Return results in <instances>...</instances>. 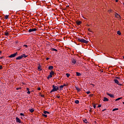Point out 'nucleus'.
I'll list each match as a JSON object with an SVG mask.
<instances>
[{"label": "nucleus", "mask_w": 124, "mask_h": 124, "mask_svg": "<svg viewBox=\"0 0 124 124\" xmlns=\"http://www.w3.org/2000/svg\"><path fill=\"white\" fill-rule=\"evenodd\" d=\"M77 40L78 41V42H81V43H85L86 44H87V43H89V41L84 39H81L80 37H77Z\"/></svg>", "instance_id": "1"}, {"label": "nucleus", "mask_w": 124, "mask_h": 124, "mask_svg": "<svg viewBox=\"0 0 124 124\" xmlns=\"http://www.w3.org/2000/svg\"><path fill=\"white\" fill-rule=\"evenodd\" d=\"M53 89L50 92V93H52L54 92H57V91H59V86H55V85H52Z\"/></svg>", "instance_id": "2"}, {"label": "nucleus", "mask_w": 124, "mask_h": 124, "mask_svg": "<svg viewBox=\"0 0 124 124\" xmlns=\"http://www.w3.org/2000/svg\"><path fill=\"white\" fill-rule=\"evenodd\" d=\"M27 57H28V55H26V54H23L16 57V60H22V59L23 58H27Z\"/></svg>", "instance_id": "3"}, {"label": "nucleus", "mask_w": 124, "mask_h": 124, "mask_svg": "<svg viewBox=\"0 0 124 124\" xmlns=\"http://www.w3.org/2000/svg\"><path fill=\"white\" fill-rule=\"evenodd\" d=\"M18 55V52H16L14 54H11V55L9 56V58H15L16 56Z\"/></svg>", "instance_id": "4"}, {"label": "nucleus", "mask_w": 124, "mask_h": 124, "mask_svg": "<svg viewBox=\"0 0 124 124\" xmlns=\"http://www.w3.org/2000/svg\"><path fill=\"white\" fill-rule=\"evenodd\" d=\"M37 31V29L36 28H33L32 29H30L28 31V32H32V31Z\"/></svg>", "instance_id": "5"}, {"label": "nucleus", "mask_w": 124, "mask_h": 124, "mask_svg": "<svg viewBox=\"0 0 124 124\" xmlns=\"http://www.w3.org/2000/svg\"><path fill=\"white\" fill-rule=\"evenodd\" d=\"M16 123H19V124H21V119H20L18 117H16Z\"/></svg>", "instance_id": "6"}, {"label": "nucleus", "mask_w": 124, "mask_h": 124, "mask_svg": "<svg viewBox=\"0 0 124 124\" xmlns=\"http://www.w3.org/2000/svg\"><path fill=\"white\" fill-rule=\"evenodd\" d=\"M115 16L116 17V18H121V16L117 13H115Z\"/></svg>", "instance_id": "7"}, {"label": "nucleus", "mask_w": 124, "mask_h": 124, "mask_svg": "<svg viewBox=\"0 0 124 124\" xmlns=\"http://www.w3.org/2000/svg\"><path fill=\"white\" fill-rule=\"evenodd\" d=\"M77 25H81L82 24V21H77L76 22Z\"/></svg>", "instance_id": "8"}, {"label": "nucleus", "mask_w": 124, "mask_h": 124, "mask_svg": "<svg viewBox=\"0 0 124 124\" xmlns=\"http://www.w3.org/2000/svg\"><path fill=\"white\" fill-rule=\"evenodd\" d=\"M72 62L73 64H75V63H76V60L74 59H73L72 60Z\"/></svg>", "instance_id": "9"}, {"label": "nucleus", "mask_w": 124, "mask_h": 124, "mask_svg": "<svg viewBox=\"0 0 124 124\" xmlns=\"http://www.w3.org/2000/svg\"><path fill=\"white\" fill-rule=\"evenodd\" d=\"M76 89L77 91H78V93H79L80 91H81V89H80V88H79L77 86H76Z\"/></svg>", "instance_id": "10"}, {"label": "nucleus", "mask_w": 124, "mask_h": 124, "mask_svg": "<svg viewBox=\"0 0 124 124\" xmlns=\"http://www.w3.org/2000/svg\"><path fill=\"white\" fill-rule=\"evenodd\" d=\"M107 95H108V96H109L110 97H114V95L110 94L109 93H107Z\"/></svg>", "instance_id": "11"}, {"label": "nucleus", "mask_w": 124, "mask_h": 124, "mask_svg": "<svg viewBox=\"0 0 124 124\" xmlns=\"http://www.w3.org/2000/svg\"><path fill=\"white\" fill-rule=\"evenodd\" d=\"M49 74H50V75L51 76H52V75H55V72L53 71H51L50 73Z\"/></svg>", "instance_id": "12"}, {"label": "nucleus", "mask_w": 124, "mask_h": 124, "mask_svg": "<svg viewBox=\"0 0 124 124\" xmlns=\"http://www.w3.org/2000/svg\"><path fill=\"white\" fill-rule=\"evenodd\" d=\"M103 101H109V99L106 97H104Z\"/></svg>", "instance_id": "13"}, {"label": "nucleus", "mask_w": 124, "mask_h": 124, "mask_svg": "<svg viewBox=\"0 0 124 124\" xmlns=\"http://www.w3.org/2000/svg\"><path fill=\"white\" fill-rule=\"evenodd\" d=\"M53 68H54V67L53 66H49L48 67L49 70H52V69H53Z\"/></svg>", "instance_id": "14"}, {"label": "nucleus", "mask_w": 124, "mask_h": 124, "mask_svg": "<svg viewBox=\"0 0 124 124\" xmlns=\"http://www.w3.org/2000/svg\"><path fill=\"white\" fill-rule=\"evenodd\" d=\"M52 77H53V76H51L50 74H49V75L47 77V79H49L50 78H52Z\"/></svg>", "instance_id": "15"}, {"label": "nucleus", "mask_w": 124, "mask_h": 124, "mask_svg": "<svg viewBox=\"0 0 124 124\" xmlns=\"http://www.w3.org/2000/svg\"><path fill=\"white\" fill-rule=\"evenodd\" d=\"M30 112H31V113H33L34 111V109L33 108H31L29 109Z\"/></svg>", "instance_id": "16"}, {"label": "nucleus", "mask_w": 124, "mask_h": 124, "mask_svg": "<svg viewBox=\"0 0 124 124\" xmlns=\"http://www.w3.org/2000/svg\"><path fill=\"white\" fill-rule=\"evenodd\" d=\"M44 114L45 115H47V114H50V112L47 111H44Z\"/></svg>", "instance_id": "17"}, {"label": "nucleus", "mask_w": 124, "mask_h": 124, "mask_svg": "<svg viewBox=\"0 0 124 124\" xmlns=\"http://www.w3.org/2000/svg\"><path fill=\"white\" fill-rule=\"evenodd\" d=\"M76 74H77V76H81L82 75V74H81L79 72H76Z\"/></svg>", "instance_id": "18"}, {"label": "nucleus", "mask_w": 124, "mask_h": 124, "mask_svg": "<svg viewBox=\"0 0 124 124\" xmlns=\"http://www.w3.org/2000/svg\"><path fill=\"white\" fill-rule=\"evenodd\" d=\"M114 81L116 84H119V80H118L117 79H115Z\"/></svg>", "instance_id": "19"}, {"label": "nucleus", "mask_w": 124, "mask_h": 124, "mask_svg": "<svg viewBox=\"0 0 124 124\" xmlns=\"http://www.w3.org/2000/svg\"><path fill=\"white\" fill-rule=\"evenodd\" d=\"M38 69L39 71H40L41 70H42V69H41V65H39L38 66Z\"/></svg>", "instance_id": "20"}, {"label": "nucleus", "mask_w": 124, "mask_h": 124, "mask_svg": "<svg viewBox=\"0 0 124 124\" xmlns=\"http://www.w3.org/2000/svg\"><path fill=\"white\" fill-rule=\"evenodd\" d=\"M62 89H63V85H61L60 86V91H62Z\"/></svg>", "instance_id": "21"}, {"label": "nucleus", "mask_w": 124, "mask_h": 124, "mask_svg": "<svg viewBox=\"0 0 124 124\" xmlns=\"http://www.w3.org/2000/svg\"><path fill=\"white\" fill-rule=\"evenodd\" d=\"M23 1H25V0H18V3H22Z\"/></svg>", "instance_id": "22"}, {"label": "nucleus", "mask_w": 124, "mask_h": 124, "mask_svg": "<svg viewBox=\"0 0 124 124\" xmlns=\"http://www.w3.org/2000/svg\"><path fill=\"white\" fill-rule=\"evenodd\" d=\"M51 51H55V52H58V50L54 48H51Z\"/></svg>", "instance_id": "23"}, {"label": "nucleus", "mask_w": 124, "mask_h": 124, "mask_svg": "<svg viewBox=\"0 0 124 124\" xmlns=\"http://www.w3.org/2000/svg\"><path fill=\"white\" fill-rule=\"evenodd\" d=\"M5 33V35H6V36H8L9 33L8 32H4Z\"/></svg>", "instance_id": "24"}, {"label": "nucleus", "mask_w": 124, "mask_h": 124, "mask_svg": "<svg viewBox=\"0 0 124 124\" xmlns=\"http://www.w3.org/2000/svg\"><path fill=\"white\" fill-rule=\"evenodd\" d=\"M79 100H76L75 101V103H76V104H79Z\"/></svg>", "instance_id": "25"}, {"label": "nucleus", "mask_w": 124, "mask_h": 124, "mask_svg": "<svg viewBox=\"0 0 124 124\" xmlns=\"http://www.w3.org/2000/svg\"><path fill=\"white\" fill-rule=\"evenodd\" d=\"M117 34H118L119 35H121V34H122V33H121V31H117Z\"/></svg>", "instance_id": "26"}, {"label": "nucleus", "mask_w": 124, "mask_h": 124, "mask_svg": "<svg viewBox=\"0 0 124 124\" xmlns=\"http://www.w3.org/2000/svg\"><path fill=\"white\" fill-rule=\"evenodd\" d=\"M122 98H123V97H120V98H118L117 99H116L115 100L116 101H118V100H120L121 99H122Z\"/></svg>", "instance_id": "27"}, {"label": "nucleus", "mask_w": 124, "mask_h": 124, "mask_svg": "<svg viewBox=\"0 0 124 124\" xmlns=\"http://www.w3.org/2000/svg\"><path fill=\"white\" fill-rule=\"evenodd\" d=\"M83 122H84V123H85V124H88V123H89V122H88V121L86 120V119L83 120Z\"/></svg>", "instance_id": "28"}, {"label": "nucleus", "mask_w": 124, "mask_h": 124, "mask_svg": "<svg viewBox=\"0 0 124 124\" xmlns=\"http://www.w3.org/2000/svg\"><path fill=\"white\" fill-rule=\"evenodd\" d=\"M66 76L68 78L69 77V76H70V74H69V73H66Z\"/></svg>", "instance_id": "29"}, {"label": "nucleus", "mask_w": 124, "mask_h": 124, "mask_svg": "<svg viewBox=\"0 0 124 124\" xmlns=\"http://www.w3.org/2000/svg\"><path fill=\"white\" fill-rule=\"evenodd\" d=\"M42 116H43V117H45V118H47V114H43Z\"/></svg>", "instance_id": "30"}, {"label": "nucleus", "mask_w": 124, "mask_h": 124, "mask_svg": "<svg viewBox=\"0 0 124 124\" xmlns=\"http://www.w3.org/2000/svg\"><path fill=\"white\" fill-rule=\"evenodd\" d=\"M119 110V108H114L113 109L112 111H117Z\"/></svg>", "instance_id": "31"}, {"label": "nucleus", "mask_w": 124, "mask_h": 124, "mask_svg": "<svg viewBox=\"0 0 124 124\" xmlns=\"http://www.w3.org/2000/svg\"><path fill=\"white\" fill-rule=\"evenodd\" d=\"M5 19H8V15H6L5 16Z\"/></svg>", "instance_id": "32"}, {"label": "nucleus", "mask_w": 124, "mask_h": 124, "mask_svg": "<svg viewBox=\"0 0 124 124\" xmlns=\"http://www.w3.org/2000/svg\"><path fill=\"white\" fill-rule=\"evenodd\" d=\"M96 105H97V104H95L93 105V108H94V109H95V108L96 107Z\"/></svg>", "instance_id": "33"}, {"label": "nucleus", "mask_w": 124, "mask_h": 124, "mask_svg": "<svg viewBox=\"0 0 124 124\" xmlns=\"http://www.w3.org/2000/svg\"><path fill=\"white\" fill-rule=\"evenodd\" d=\"M115 78H116V79H118V80H121V78H119V77H116Z\"/></svg>", "instance_id": "34"}, {"label": "nucleus", "mask_w": 124, "mask_h": 124, "mask_svg": "<svg viewBox=\"0 0 124 124\" xmlns=\"http://www.w3.org/2000/svg\"><path fill=\"white\" fill-rule=\"evenodd\" d=\"M86 93L87 94H89L91 93V92H90V91L86 92Z\"/></svg>", "instance_id": "35"}, {"label": "nucleus", "mask_w": 124, "mask_h": 124, "mask_svg": "<svg viewBox=\"0 0 124 124\" xmlns=\"http://www.w3.org/2000/svg\"><path fill=\"white\" fill-rule=\"evenodd\" d=\"M16 91H18V90H21V87H20V88H16Z\"/></svg>", "instance_id": "36"}, {"label": "nucleus", "mask_w": 124, "mask_h": 124, "mask_svg": "<svg viewBox=\"0 0 124 124\" xmlns=\"http://www.w3.org/2000/svg\"><path fill=\"white\" fill-rule=\"evenodd\" d=\"M62 86H63V87H67V85H66V84H65V83H63Z\"/></svg>", "instance_id": "37"}, {"label": "nucleus", "mask_w": 124, "mask_h": 124, "mask_svg": "<svg viewBox=\"0 0 124 124\" xmlns=\"http://www.w3.org/2000/svg\"><path fill=\"white\" fill-rule=\"evenodd\" d=\"M20 116H23V117L25 116V114L23 113H20Z\"/></svg>", "instance_id": "38"}, {"label": "nucleus", "mask_w": 124, "mask_h": 124, "mask_svg": "<svg viewBox=\"0 0 124 124\" xmlns=\"http://www.w3.org/2000/svg\"><path fill=\"white\" fill-rule=\"evenodd\" d=\"M2 69V65H0V70Z\"/></svg>", "instance_id": "39"}, {"label": "nucleus", "mask_w": 124, "mask_h": 124, "mask_svg": "<svg viewBox=\"0 0 124 124\" xmlns=\"http://www.w3.org/2000/svg\"><path fill=\"white\" fill-rule=\"evenodd\" d=\"M27 93H28L29 94H30V93H31V91H28L27 92Z\"/></svg>", "instance_id": "40"}, {"label": "nucleus", "mask_w": 124, "mask_h": 124, "mask_svg": "<svg viewBox=\"0 0 124 124\" xmlns=\"http://www.w3.org/2000/svg\"><path fill=\"white\" fill-rule=\"evenodd\" d=\"M100 107H101V105H99L98 106V108H99Z\"/></svg>", "instance_id": "41"}, {"label": "nucleus", "mask_w": 124, "mask_h": 124, "mask_svg": "<svg viewBox=\"0 0 124 124\" xmlns=\"http://www.w3.org/2000/svg\"><path fill=\"white\" fill-rule=\"evenodd\" d=\"M24 46H25V47H26V48H28V45H25Z\"/></svg>", "instance_id": "42"}, {"label": "nucleus", "mask_w": 124, "mask_h": 124, "mask_svg": "<svg viewBox=\"0 0 124 124\" xmlns=\"http://www.w3.org/2000/svg\"><path fill=\"white\" fill-rule=\"evenodd\" d=\"M117 85H118V86H122V84L119 83H118V84Z\"/></svg>", "instance_id": "43"}, {"label": "nucleus", "mask_w": 124, "mask_h": 124, "mask_svg": "<svg viewBox=\"0 0 124 124\" xmlns=\"http://www.w3.org/2000/svg\"><path fill=\"white\" fill-rule=\"evenodd\" d=\"M40 90H41V88H38V91H40Z\"/></svg>", "instance_id": "44"}, {"label": "nucleus", "mask_w": 124, "mask_h": 124, "mask_svg": "<svg viewBox=\"0 0 124 124\" xmlns=\"http://www.w3.org/2000/svg\"><path fill=\"white\" fill-rule=\"evenodd\" d=\"M93 94H90V95H89V96H93Z\"/></svg>", "instance_id": "45"}, {"label": "nucleus", "mask_w": 124, "mask_h": 124, "mask_svg": "<svg viewBox=\"0 0 124 124\" xmlns=\"http://www.w3.org/2000/svg\"><path fill=\"white\" fill-rule=\"evenodd\" d=\"M41 97H44V95H41Z\"/></svg>", "instance_id": "46"}, {"label": "nucleus", "mask_w": 124, "mask_h": 124, "mask_svg": "<svg viewBox=\"0 0 124 124\" xmlns=\"http://www.w3.org/2000/svg\"><path fill=\"white\" fill-rule=\"evenodd\" d=\"M27 90H28V92L30 91V89L29 88H27Z\"/></svg>", "instance_id": "47"}, {"label": "nucleus", "mask_w": 124, "mask_h": 124, "mask_svg": "<svg viewBox=\"0 0 124 124\" xmlns=\"http://www.w3.org/2000/svg\"><path fill=\"white\" fill-rule=\"evenodd\" d=\"M106 110V109H104L103 110H102V112H104V111H105Z\"/></svg>", "instance_id": "48"}, {"label": "nucleus", "mask_w": 124, "mask_h": 124, "mask_svg": "<svg viewBox=\"0 0 124 124\" xmlns=\"http://www.w3.org/2000/svg\"><path fill=\"white\" fill-rule=\"evenodd\" d=\"M116 2H118L119 1V0H115Z\"/></svg>", "instance_id": "49"}, {"label": "nucleus", "mask_w": 124, "mask_h": 124, "mask_svg": "<svg viewBox=\"0 0 124 124\" xmlns=\"http://www.w3.org/2000/svg\"><path fill=\"white\" fill-rule=\"evenodd\" d=\"M46 61H48V60H49V58H46Z\"/></svg>", "instance_id": "50"}, {"label": "nucleus", "mask_w": 124, "mask_h": 124, "mask_svg": "<svg viewBox=\"0 0 124 124\" xmlns=\"http://www.w3.org/2000/svg\"><path fill=\"white\" fill-rule=\"evenodd\" d=\"M0 59H3V57H0Z\"/></svg>", "instance_id": "51"}, {"label": "nucleus", "mask_w": 124, "mask_h": 124, "mask_svg": "<svg viewBox=\"0 0 124 124\" xmlns=\"http://www.w3.org/2000/svg\"><path fill=\"white\" fill-rule=\"evenodd\" d=\"M60 96H57V98H60Z\"/></svg>", "instance_id": "52"}, {"label": "nucleus", "mask_w": 124, "mask_h": 124, "mask_svg": "<svg viewBox=\"0 0 124 124\" xmlns=\"http://www.w3.org/2000/svg\"><path fill=\"white\" fill-rule=\"evenodd\" d=\"M89 111H90V112H92V109H91Z\"/></svg>", "instance_id": "53"}, {"label": "nucleus", "mask_w": 124, "mask_h": 124, "mask_svg": "<svg viewBox=\"0 0 124 124\" xmlns=\"http://www.w3.org/2000/svg\"><path fill=\"white\" fill-rule=\"evenodd\" d=\"M2 52L1 51H0V54H1Z\"/></svg>", "instance_id": "54"}, {"label": "nucleus", "mask_w": 124, "mask_h": 124, "mask_svg": "<svg viewBox=\"0 0 124 124\" xmlns=\"http://www.w3.org/2000/svg\"><path fill=\"white\" fill-rule=\"evenodd\" d=\"M88 31H90V29H89V30H88Z\"/></svg>", "instance_id": "55"}, {"label": "nucleus", "mask_w": 124, "mask_h": 124, "mask_svg": "<svg viewBox=\"0 0 124 124\" xmlns=\"http://www.w3.org/2000/svg\"><path fill=\"white\" fill-rule=\"evenodd\" d=\"M102 72H103V71H102Z\"/></svg>", "instance_id": "56"}]
</instances>
